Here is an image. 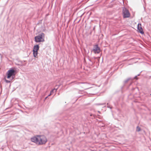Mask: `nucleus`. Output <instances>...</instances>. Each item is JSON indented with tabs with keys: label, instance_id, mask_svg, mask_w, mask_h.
I'll use <instances>...</instances> for the list:
<instances>
[{
	"label": "nucleus",
	"instance_id": "nucleus-1",
	"mask_svg": "<svg viewBox=\"0 0 151 151\" xmlns=\"http://www.w3.org/2000/svg\"><path fill=\"white\" fill-rule=\"evenodd\" d=\"M31 140L37 145H41L45 144L47 141V139L44 135H37L32 137Z\"/></svg>",
	"mask_w": 151,
	"mask_h": 151
},
{
	"label": "nucleus",
	"instance_id": "nucleus-2",
	"mask_svg": "<svg viewBox=\"0 0 151 151\" xmlns=\"http://www.w3.org/2000/svg\"><path fill=\"white\" fill-rule=\"evenodd\" d=\"M45 34L42 33L35 37V41L36 42H43L44 41Z\"/></svg>",
	"mask_w": 151,
	"mask_h": 151
},
{
	"label": "nucleus",
	"instance_id": "nucleus-3",
	"mask_svg": "<svg viewBox=\"0 0 151 151\" xmlns=\"http://www.w3.org/2000/svg\"><path fill=\"white\" fill-rule=\"evenodd\" d=\"M7 78H9L12 77V79H13L16 74L15 70L13 69H10L7 71Z\"/></svg>",
	"mask_w": 151,
	"mask_h": 151
},
{
	"label": "nucleus",
	"instance_id": "nucleus-4",
	"mask_svg": "<svg viewBox=\"0 0 151 151\" xmlns=\"http://www.w3.org/2000/svg\"><path fill=\"white\" fill-rule=\"evenodd\" d=\"M122 14L124 18H128L130 15L129 10L125 7L122 8Z\"/></svg>",
	"mask_w": 151,
	"mask_h": 151
},
{
	"label": "nucleus",
	"instance_id": "nucleus-5",
	"mask_svg": "<svg viewBox=\"0 0 151 151\" xmlns=\"http://www.w3.org/2000/svg\"><path fill=\"white\" fill-rule=\"evenodd\" d=\"M93 51L95 54H99L100 53L101 50L98 45H96L94 46Z\"/></svg>",
	"mask_w": 151,
	"mask_h": 151
},
{
	"label": "nucleus",
	"instance_id": "nucleus-6",
	"mask_svg": "<svg viewBox=\"0 0 151 151\" xmlns=\"http://www.w3.org/2000/svg\"><path fill=\"white\" fill-rule=\"evenodd\" d=\"M137 29L139 32L141 34H143L144 33L141 27V24H138L137 26Z\"/></svg>",
	"mask_w": 151,
	"mask_h": 151
},
{
	"label": "nucleus",
	"instance_id": "nucleus-7",
	"mask_svg": "<svg viewBox=\"0 0 151 151\" xmlns=\"http://www.w3.org/2000/svg\"><path fill=\"white\" fill-rule=\"evenodd\" d=\"M39 46L38 45H35L33 51H37L38 50H39Z\"/></svg>",
	"mask_w": 151,
	"mask_h": 151
},
{
	"label": "nucleus",
	"instance_id": "nucleus-8",
	"mask_svg": "<svg viewBox=\"0 0 151 151\" xmlns=\"http://www.w3.org/2000/svg\"><path fill=\"white\" fill-rule=\"evenodd\" d=\"M33 51V55L34 57H36L37 55V51Z\"/></svg>",
	"mask_w": 151,
	"mask_h": 151
},
{
	"label": "nucleus",
	"instance_id": "nucleus-9",
	"mask_svg": "<svg viewBox=\"0 0 151 151\" xmlns=\"http://www.w3.org/2000/svg\"><path fill=\"white\" fill-rule=\"evenodd\" d=\"M57 89H55V88H54V89H52V90L51 91L50 93H52V94L54 91H55V92L57 91Z\"/></svg>",
	"mask_w": 151,
	"mask_h": 151
},
{
	"label": "nucleus",
	"instance_id": "nucleus-10",
	"mask_svg": "<svg viewBox=\"0 0 151 151\" xmlns=\"http://www.w3.org/2000/svg\"><path fill=\"white\" fill-rule=\"evenodd\" d=\"M141 130V128L137 126L136 128V131L137 132H139Z\"/></svg>",
	"mask_w": 151,
	"mask_h": 151
},
{
	"label": "nucleus",
	"instance_id": "nucleus-11",
	"mask_svg": "<svg viewBox=\"0 0 151 151\" xmlns=\"http://www.w3.org/2000/svg\"><path fill=\"white\" fill-rule=\"evenodd\" d=\"M130 79V78H129L128 79H127L125 81H124V83H127L128 81Z\"/></svg>",
	"mask_w": 151,
	"mask_h": 151
},
{
	"label": "nucleus",
	"instance_id": "nucleus-12",
	"mask_svg": "<svg viewBox=\"0 0 151 151\" xmlns=\"http://www.w3.org/2000/svg\"><path fill=\"white\" fill-rule=\"evenodd\" d=\"M52 93H50V94H49L47 96H46L45 98V99H46L47 98H48V97L49 96H50L51 95H52Z\"/></svg>",
	"mask_w": 151,
	"mask_h": 151
},
{
	"label": "nucleus",
	"instance_id": "nucleus-13",
	"mask_svg": "<svg viewBox=\"0 0 151 151\" xmlns=\"http://www.w3.org/2000/svg\"><path fill=\"white\" fill-rule=\"evenodd\" d=\"M5 81H6V82L7 83H10V81H8V80H5Z\"/></svg>",
	"mask_w": 151,
	"mask_h": 151
},
{
	"label": "nucleus",
	"instance_id": "nucleus-14",
	"mask_svg": "<svg viewBox=\"0 0 151 151\" xmlns=\"http://www.w3.org/2000/svg\"><path fill=\"white\" fill-rule=\"evenodd\" d=\"M137 77V76H135V77L134 78V79H136V78Z\"/></svg>",
	"mask_w": 151,
	"mask_h": 151
}]
</instances>
